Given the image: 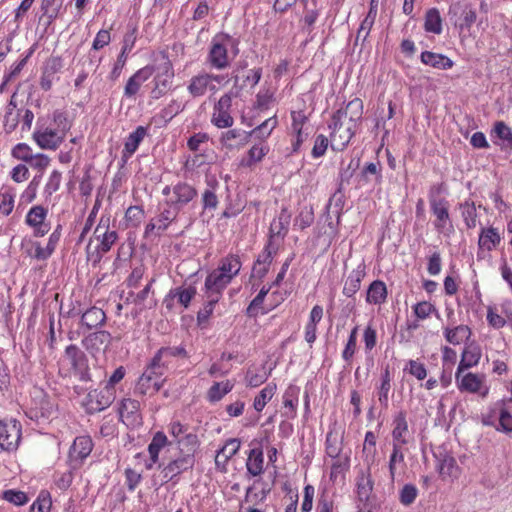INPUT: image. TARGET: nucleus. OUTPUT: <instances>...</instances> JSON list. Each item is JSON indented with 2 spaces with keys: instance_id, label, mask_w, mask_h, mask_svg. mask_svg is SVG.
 Instances as JSON below:
<instances>
[{
  "instance_id": "nucleus-1",
  "label": "nucleus",
  "mask_w": 512,
  "mask_h": 512,
  "mask_svg": "<svg viewBox=\"0 0 512 512\" xmlns=\"http://www.w3.org/2000/svg\"><path fill=\"white\" fill-rule=\"evenodd\" d=\"M363 114V102L355 98L348 102L345 109L337 110L329 125L331 131L330 142L334 151H342L353 138L357 121Z\"/></svg>"
},
{
  "instance_id": "nucleus-2",
  "label": "nucleus",
  "mask_w": 512,
  "mask_h": 512,
  "mask_svg": "<svg viewBox=\"0 0 512 512\" xmlns=\"http://www.w3.org/2000/svg\"><path fill=\"white\" fill-rule=\"evenodd\" d=\"M239 41L227 33H218L212 37L206 55L207 65L214 70L222 71L230 67L233 58L238 54Z\"/></svg>"
},
{
  "instance_id": "nucleus-3",
  "label": "nucleus",
  "mask_w": 512,
  "mask_h": 512,
  "mask_svg": "<svg viewBox=\"0 0 512 512\" xmlns=\"http://www.w3.org/2000/svg\"><path fill=\"white\" fill-rule=\"evenodd\" d=\"M224 81V75L201 71L190 78L186 88L192 98H201L208 92L215 94L218 91L217 85Z\"/></svg>"
},
{
  "instance_id": "nucleus-4",
  "label": "nucleus",
  "mask_w": 512,
  "mask_h": 512,
  "mask_svg": "<svg viewBox=\"0 0 512 512\" xmlns=\"http://www.w3.org/2000/svg\"><path fill=\"white\" fill-rule=\"evenodd\" d=\"M165 368L154 359L151 360L145 371L139 377L135 390L141 395L156 394L164 384Z\"/></svg>"
},
{
  "instance_id": "nucleus-5",
  "label": "nucleus",
  "mask_w": 512,
  "mask_h": 512,
  "mask_svg": "<svg viewBox=\"0 0 512 512\" xmlns=\"http://www.w3.org/2000/svg\"><path fill=\"white\" fill-rule=\"evenodd\" d=\"M164 61L158 65L152 80L153 87L150 92L152 99H160L168 93L175 77L174 67L167 55L163 56Z\"/></svg>"
},
{
  "instance_id": "nucleus-6",
  "label": "nucleus",
  "mask_w": 512,
  "mask_h": 512,
  "mask_svg": "<svg viewBox=\"0 0 512 512\" xmlns=\"http://www.w3.org/2000/svg\"><path fill=\"white\" fill-rule=\"evenodd\" d=\"M162 194L167 197L166 204L176 209L177 212L197 196V190L187 182H178L175 185H167Z\"/></svg>"
},
{
  "instance_id": "nucleus-7",
  "label": "nucleus",
  "mask_w": 512,
  "mask_h": 512,
  "mask_svg": "<svg viewBox=\"0 0 512 512\" xmlns=\"http://www.w3.org/2000/svg\"><path fill=\"white\" fill-rule=\"evenodd\" d=\"M94 239L97 241L95 247L96 260H100L104 254L109 252L118 240L116 230L110 229V217L101 216L94 230Z\"/></svg>"
},
{
  "instance_id": "nucleus-8",
  "label": "nucleus",
  "mask_w": 512,
  "mask_h": 512,
  "mask_svg": "<svg viewBox=\"0 0 512 512\" xmlns=\"http://www.w3.org/2000/svg\"><path fill=\"white\" fill-rule=\"evenodd\" d=\"M448 16L459 31L469 30L477 20V12L473 5L465 0L452 3Z\"/></svg>"
},
{
  "instance_id": "nucleus-9",
  "label": "nucleus",
  "mask_w": 512,
  "mask_h": 512,
  "mask_svg": "<svg viewBox=\"0 0 512 512\" xmlns=\"http://www.w3.org/2000/svg\"><path fill=\"white\" fill-rule=\"evenodd\" d=\"M457 387L461 392L477 394L481 398H486L490 388L486 384V376L482 373H455Z\"/></svg>"
},
{
  "instance_id": "nucleus-10",
  "label": "nucleus",
  "mask_w": 512,
  "mask_h": 512,
  "mask_svg": "<svg viewBox=\"0 0 512 512\" xmlns=\"http://www.w3.org/2000/svg\"><path fill=\"white\" fill-rule=\"evenodd\" d=\"M232 92L223 94L219 100L213 106V112L211 115V123L219 128H231L234 124V118L232 112Z\"/></svg>"
},
{
  "instance_id": "nucleus-11",
  "label": "nucleus",
  "mask_w": 512,
  "mask_h": 512,
  "mask_svg": "<svg viewBox=\"0 0 512 512\" xmlns=\"http://www.w3.org/2000/svg\"><path fill=\"white\" fill-rule=\"evenodd\" d=\"M392 445L408 446L414 443V433L409 429L407 412L400 410L392 418Z\"/></svg>"
},
{
  "instance_id": "nucleus-12",
  "label": "nucleus",
  "mask_w": 512,
  "mask_h": 512,
  "mask_svg": "<svg viewBox=\"0 0 512 512\" xmlns=\"http://www.w3.org/2000/svg\"><path fill=\"white\" fill-rule=\"evenodd\" d=\"M21 423L17 420H0V448L7 452L17 450L21 440Z\"/></svg>"
},
{
  "instance_id": "nucleus-13",
  "label": "nucleus",
  "mask_w": 512,
  "mask_h": 512,
  "mask_svg": "<svg viewBox=\"0 0 512 512\" xmlns=\"http://www.w3.org/2000/svg\"><path fill=\"white\" fill-rule=\"evenodd\" d=\"M502 237L499 230L493 226L482 227L478 237L477 260L491 257L490 252L501 244Z\"/></svg>"
},
{
  "instance_id": "nucleus-14",
  "label": "nucleus",
  "mask_w": 512,
  "mask_h": 512,
  "mask_svg": "<svg viewBox=\"0 0 512 512\" xmlns=\"http://www.w3.org/2000/svg\"><path fill=\"white\" fill-rule=\"evenodd\" d=\"M119 419L128 428L140 427L143 423L140 402L132 398H124L118 407Z\"/></svg>"
},
{
  "instance_id": "nucleus-15",
  "label": "nucleus",
  "mask_w": 512,
  "mask_h": 512,
  "mask_svg": "<svg viewBox=\"0 0 512 512\" xmlns=\"http://www.w3.org/2000/svg\"><path fill=\"white\" fill-rule=\"evenodd\" d=\"M66 137V133L60 129L49 127H37L32 138L41 149L56 150Z\"/></svg>"
},
{
  "instance_id": "nucleus-16",
  "label": "nucleus",
  "mask_w": 512,
  "mask_h": 512,
  "mask_svg": "<svg viewBox=\"0 0 512 512\" xmlns=\"http://www.w3.org/2000/svg\"><path fill=\"white\" fill-rule=\"evenodd\" d=\"M48 209L42 205L32 206L25 216V223L33 230L35 237H43L50 230L47 221Z\"/></svg>"
},
{
  "instance_id": "nucleus-17",
  "label": "nucleus",
  "mask_w": 512,
  "mask_h": 512,
  "mask_svg": "<svg viewBox=\"0 0 512 512\" xmlns=\"http://www.w3.org/2000/svg\"><path fill=\"white\" fill-rule=\"evenodd\" d=\"M291 140L292 153H297L302 144L307 139L309 133L305 131L304 127L308 123V116L304 110L291 111Z\"/></svg>"
},
{
  "instance_id": "nucleus-18",
  "label": "nucleus",
  "mask_w": 512,
  "mask_h": 512,
  "mask_svg": "<svg viewBox=\"0 0 512 512\" xmlns=\"http://www.w3.org/2000/svg\"><path fill=\"white\" fill-rule=\"evenodd\" d=\"M93 441L89 435H81L74 439L69 449V462L72 469L82 465L83 461L91 454Z\"/></svg>"
},
{
  "instance_id": "nucleus-19",
  "label": "nucleus",
  "mask_w": 512,
  "mask_h": 512,
  "mask_svg": "<svg viewBox=\"0 0 512 512\" xmlns=\"http://www.w3.org/2000/svg\"><path fill=\"white\" fill-rule=\"evenodd\" d=\"M194 465L195 457L191 453L180 454L164 466L162 474L167 481H171L182 473L192 470Z\"/></svg>"
},
{
  "instance_id": "nucleus-20",
  "label": "nucleus",
  "mask_w": 512,
  "mask_h": 512,
  "mask_svg": "<svg viewBox=\"0 0 512 512\" xmlns=\"http://www.w3.org/2000/svg\"><path fill=\"white\" fill-rule=\"evenodd\" d=\"M262 72L263 70L261 67H255L245 71L243 74L234 75L233 87L230 92H232L233 95L237 97L244 90L254 89L261 80Z\"/></svg>"
},
{
  "instance_id": "nucleus-21",
  "label": "nucleus",
  "mask_w": 512,
  "mask_h": 512,
  "mask_svg": "<svg viewBox=\"0 0 512 512\" xmlns=\"http://www.w3.org/2000/svg\"><path fill=\"white\" fill-rule=\"evenodd\" d=\"M432 214L435 216L434 227L435 229L443 233L446 230L452 228L449 215V203L446 199L430 198L429 200Z\"/></svg>"
},
{
  "instance_id": "nucleus-22",
  "label": "nucleus",
  "mask_w": 512,
  "mask_h": 512,
  "mask_svg": "<svg viewBox=\"0 0 512 512\" xmlns=\"http://www.w3.org/2000/svg\"><path fill=\"white\" fill-rule=\"evenodd\" d=\"M251 133L240 128L229 129L222 132L219 142L223 148L228 151L240 150L250 140Z\"/></svg>"
},
{
  "instance_id": "nucleus-23",
  "label": "nucleus",
  "mask_w": 512,
  "mask_h": 512,
  "mask_svg": "<svg viewBox=\"0 0 512 512\" xmlns=\"http://www.w3.org/2000/svg\"><path fill=\"white\" fill-rule=\"evenodd\" d=\"M231 282L232 280L212 269L205 278L203 292L204 294H210L212 299L222 298L224 290Z\"/></svg>"
},
{
  "instance_id": "nucleus-24",
  "label": "nucleus",
  "mask_w": 512,
  "mask_h": 512,
  "mask_svg": "<svg viewBox=\"0 0 512 512\" xmlns=\"http://www.w3.org/2000/svg\"><path fill=\"white\" fill-rule=\"evenodd\" d=\"M197 289L193 285L188 286H180L174 289H171L168 295L164 299V304L167 309H172L173 300H177V302L184 308L187 309L192 301V299L196 296Z\"/></svg>"
},
{
  "instance_id": "nucleus-25",
  "label": "nucleus",
  "mask_w": 512,
  "mask_h": 512,
  "mask_svg": "<svg viewBox=\"0 0 512 512\" xmlns=\"http://www.w3.org/2000/svg\"><path fill=\"white\" fill-rule=\"evenodd\" d=\"M155 68L152 65H146L138 69L130 76L124 87V96L133 98L140 90L142 84L146 82L154 73Z\"/></svg>"
},
{
  "instance_id": "nucleus-26",
  "label": "nucleus",
  "mask_w": 512,
  "mask_h": 512,
  "mask_svg": "<svg viewBox=\"0 0 512 512\" xmlns=\"http://www.w3.org/2000/svg\"><path fill=\"white\" fill-rule=\"evenodd\" d=\"M276 253L277 248L272 245L271 241H268L253 265L252 275L263 279L267 275Z\"/></svg>"
},
{
  "instance_id": "nucleus-27",
  "label": "nucleus",
  "mask_w": 512,
  "mask_h": 512,
  "mask_svg": "<svg viewBox=\"0 0 512 512\" xmlns=\"http://www.w3.org/2000/svg\"><path fill=\"white\" fill-rule=\"evenodd\" d=\"M435 458L437 460L436 470L442 480L458 478L460 468L452 455L444 452L435 455Z\"/></svg>"
},
{
  "instance_id": "nucleus-28",
  "label": "nucleus",
  "mask_w": 512,
  "mask_h": 512,
  "mask_svg": "<svg viewBox=\"0 0 512 512\" xmlns=\"http://www.w3.org/2000/svg\"><path fill=\"white\" fill-rule=\"evenodd\" d=\"M241 269V257L238 254L229 253L219 260L217 267L213 270L233 281L239 275Z\"/></svg>"
},
{
  "instance_id": "nucleus-29",
  "label": "nucleus",
  "mask_w": 512,
  "mask_h": 512,
  "mask_svg": "<svg viewBox=\"0 0 512 512\" xmlns=\"http://www.w3.org/2000/svg\"><path fill=\"white\" fill-rule=\"evenodd\" d=\"M178 212L171 206L164 208L160 214L152 219L145 227V235L148 236L157 230L158 233L165 231L177 218Z\"/></svg>"
},
{
  "instance_id": "nucleus-30",
  "label": "nucleus",
  "mask_w": 512,
  "mask_h": 512,
  "mask_svg": "<svg viewBox=\"0 0 512 512\" xmlns=\"http://www.w3.org/2000/svg\"><path fill=\"white\" fill-rule=\"evenodd\" d=\"M481 356L482 352L478 344L474 342L466 344L461 353V359L456 371H458V373H464L466 370L477 366Z\"/></svg>"
},
{
  "instance_id": "nucleus-31",
  "label": "nucleus",
  "mask_w": 512,
  "mask_h": 512,
  "mask_svg": "<svg viewBox=\"0 0 512 512\" xmlns=\"http://www.w3.org/2000/svg\"><path fill=\"white\" fill-rule=\"evenodd\" d=\"M443 336L449 344L458 346L466 343L471 338L472 330L465 324L452 327L448 326L443 329Z\"/></svg>"
},
{
  "instance_id": "nucleus-32",
  "label": "nucleus",
  "mask_w": 512,
  "mask_h": 512,
  "mask_svg": "<svg viewBox=\"0 0 512 512\" xmlns=\"http://www.w3.org/2000/svg\"><path fill=\"white\" fill-rule=\"evenodd\" d=\"M366 275L365 265L360 264L353 269L345 280L342 293L348 297H353L361 288L362 280Z\"/></svg>"
},
{
  "instance_id": "nucleus-33",
  "label": "nucleus",
  "mask_w": 512,
  "mask_h": 512,
  "mask_svg": "<svg viewBox=\"0 0 512 512\" xmlns=\"http://www.w3.org/2000/svg\"><path fill=\"white\" fill-rule=\"evenodd\" d=\"M187 351L184 347H162L155 354L153 359L158 362V364H162L165 369H168L170 364L172 363L173 358H187Z\"/></svg>"
},
{
  "instance_id": "nucleus-34",
  "label": "nucleus",
  "mask_w": 512,
  "mask_h": 512,
  "mask_svg": "<svg viewBox=\"0 0 512 512\" xmlns=\"http://www.w3.org/2000/svg\"><path fill=\"white\" fill-rule=\"evenodd\" d=\"M420 60L423 64L439 70H448L454 65V62L449 57L431 51L422 52Z\"/></svg>"
},
{
  "instance_id": "nucleus-35",
  "label": "nucleus",
  "mask_w": 512,
  "mask_h": 512,
  "mask_svg": "<svg viewBox=\"0 0 512 512\" xmlns=\"http://www.w3.org/2000/svg\"><path fill=\"white\" fill-rule=\"evenodd\" d=\"M147 134V130L143 126H138L125 140L122 156L129 159L138 149L140 143Z\"/></svg>"
},
{
  "instance_id": "nucleus-36",
  "label": "nucleus",
  "mask_w": 512,
  "mask_h": 512,
  "mask_svg": "<svg viewBox=\"0 0 512 512\" xmlns=\"http://www.w3.org/2000/svg\"><path fill=\"white\" fill-rule=\"evenodd\" d=\"M360 181L363 184L373 181L376 185H381L383 182L381 163L379 161L366 163L361 170Z\"/></svg>"
},
{
  "instance_id": "nucleus-37",
  "label": "nucleus",
  "mask_w": 512,
  "mask_h": 512,
  "mask_svg": "<svg viewBox=\"0 0 512 512\" xmlns=\"http://www.w3.org/2000/svg\"><path fill=\"white\" fill-rule=\"evenodd\" d=\"M387 287L381 280H374L366 291V302L373 305H381L387 299Z\"/></svg>"
},
{
  "instance_id": "nucleus-38",
  "label": "nucleus",
  "mask_w": 512,
  "mask_h": 512,
  "mask_svg": "<svg viewBox=\"0 0 512 512\" xmlns=\"http://www.w3.org/2000/svg\"><path fill=\"white\" fill-rule=\"evenodd\" d=\"M270 148L267 144L260 143L253 145L247 152V156L242 158L240 165L242 167L252 168L269 153Z\"/></svg>"
},
{
  "instance_id": "nucleus-39",
  "label": "nucleus",
  "mask_w": 512,
  "mask_h": 512,
  "mask_svg": "<svg viewBox=\"0 0 512 512\" xmlns=\"http://www.w3.org/2000/svg\"><path fill=\"white\" fill-rule=\"evenodd\" d=\"M246 469L252 477L260 476L264 472V455L261 448L250 450L246 461Z\"/></svg>"
},
{
  "instance_id": "nucleus-40",
  "label": "nucleus",
  "mask_w": 512,
  "mask_h": 512,
  "mask_svg": "<svg viewBox=\"0 0 512 512\" xmlns=\"http://www.w3.org/2000/svg\"><path fill=\"white\" fill-rule=\"evenodd\" d=\"M219 182L216 179L207 180V188L202 193L203 210H215L218 207L219 199L216 194Z\"/></svg>"
},
{
  "instance_id": "nucleus-41",
  "label": "nucleus",
  "mask_w": 512,
  "mask_h": 512,
  "mask_svg": "<svg viewBox=\"0 0 512 512\" xmlns=\"http://www.w3.org/2000/svg\"><path fill=\"white\" fill-rule=\"evenodd\" d=\"M299 388L296 386L288 387L283 394V405L286 409L284 415L287 418H295L297 415Z\"/></svg>"
},
{
  "instance_id": "nucleus-42",
  "label": "nucleus",
  "mask_w": 512,
  "mask_h": 512,
  "mask_svg": "<svg viewBox=\"0 0 512 512\" xmlns=\"http://www.w3.org/2000/svg\"><path fill=\"white\" fill-rule=\"evenodd\" d=\"M289 223H290V214L287 212L286 209H282L278 218L274 219L270 224L269 241L272 242V238L274 236L284 238L288 232Z\"/></svg>"
},
{
  "instance_id": "nucleus-43",
  "label": "nucleus",
  "mask_w": 512,
  "mask_h": 512,
  "mask_svg": "<svg viewBox=\"0 0 512 512\" xmlns=\"http://www.w3.org/2000/svg\"><path fill=\"white\" fill-rule=\"evenodd\" d=\"M492 134L500 140L495 142L501 149L511 150L512 149V130L504 122L498 121L494 124Z\"/></svg>"
},
{
  "instance_id": "nucleus-44",
  "label": "nucleus",
  "mask_w": 512,
  "mask_h": 512,
  "mask_svg": "<svg viewBox=\"0 0 512 512\" xmlns=\"http://www.w3.org/2000/svg\"><path fill=\"white\" fill-rule=\"evenodd\" d=\"M137 41V27L133 26L129 29L123 36L122 47L120 53L117 56V60L124 64H126L129 53L133 50L135 43Z\"/></svg>"
},
{
  "instance_id": "nucleus-45",
  "label": "nucleus",
  "mask_w": 512,
  "mask_h": 512,
  "mask_svg": "<svg viewBox=\"0 0 512 512\" xmlns=\"http://www.w3.org/2000/svg\"><path fill=\"white\" fill-rule=\"evenodd\" d=\"M105 320V312L98 307L89 308L83 313L81 317L82 325L86 326L88 329L96 328L104 324Z\"/></svg>"
},
{
  "instance_id": "nucleus-46",
  "label": "nucleus",
  "mask_w": 512,
  "mask_h": 512,
  "mask_svg": "<svg viewBox=\"0 0 512 512\" xmlns=\"http://www.w3.org/2000/svg\"><path fill=\"white\" fill-rule=\"evenodd\" d=\"M424 30L428 33H442V18L437 8H430L425 13Z\"/></svg>"
},
{
  "instance_id": "nucleus-47",
  "label": "nucleus",
  "mask_w": 512,
  "mask_h": 512,
  "mask_svg": "<svg viewBox=\"0 0 512 512\" xmlns=\"http://www.w3.org/2000/svg\"><path fill=\"white\" fill-rule=\"evenodd\" d=\"M234 382L226 380L223 382H215L207 392V399L210 402L220 401L226 394L232 391Z\"/></svg>"
},
{
  "instance_id": "nucleus-48",
  "label": "nucleus",
  "mask_w": 512,
  "mask_h": 512,
  "mask_svg": "<svg viewBox=\"0 0 512 512\" xmlns=\"http://www.w3.org/2000/svg\"><path fill=\"white\" fill-rule=\"evenodd\" d=\"M111 340V334L108 331L101 330L91 333L88 337H86L85 344L87 349L95 348L96 350H99L101 346L107 348L110 345Z\"/></svg>"
},
{
  "instance_id": "nucleus-49",
  "label": "nucleus",
  "mask_w": 512,
  "mask_h": 512,
  "mask_svg": "<svg viewBox=\"0 0 512 512\" xmlns=\"http://www.w3.org/2000/svg\"><path fill=\"white\" fill-rule=\"evenodd\" d=\"M277 390V385L274 382L268 383L254 398L253 407L257 412H261L266 404L273 398Z\"/></svg>"
},
{
  "instance_id": "nucleus-50",
  "label": "nucleus",
  "mask_w": 512,
  "mask_h": 512,
  "mask_svg": "<svg viewBox=\"0 0 512 512\" xmlns=\"http://www.w3.org/2000/svg\"><path fill=\"white\" fill-rule=\"evenodd\" d=\"M391 373L387 367L381 374V383L378 387L377 395L380 404L387 408L389 404V392L391 390Z\"/></svg>"
},
{
  "instance_id": "nucleus-51",
  "label": "nucleus",
  "mask_w": 512,
  "mask_h": 512,
  "mask_svg": "<svg viewBox=\"0 0 512 512\" xmlns=\"http://www.w3.org/2000/svg\"><path fill=\"white\" fill-rule=\"evenodd\" d=\"M404 447L405 446L392 445V452L388 463L391 480L395 479L398 465L405 467Z\"/></svg>"
},
{
  "instance_id": "nucleus-52",
  "label": "nucleus",
  "mask_w": 512,
  "mask_h": 512,
  "mask_svg": "<svg viewBox=\"0 0 512 512\" xmlns=\"http://www.w3.org/2000/svg\"><path fill=\"white\" fill-rule=\"evenodd\" d=\"M177 444L180 449V454L191 453L195 457V453L200 446V441L195 433L188 432L181 439H178Z\"/></svg>"
},
{
  "instance_id": "nucleus-53",
  "label": "nucleus",
  "mask_w": 512,
  "mask_h": 512,
  "mask_svg": "<svg viewBox=\"0 0 512 512\" xmlns=\"http://www.w3.org/2000/svg\"><path fill=\"white\" fill-rule=\"evenodd\" d=\"M168 444V438L164 432L158 431L153 435V438L148 445V452L150 459L153 463H156L159 458V453Z\"/></svg>"
},
{
  "instance_id": "nucleus-54",
  "label": "nucleus",
  "mask_w": 512,
  "mask_h": 512,
  "mask_svg": "<svg viewBox=\"0 0 512 512\" xmlns=\"http://www.w3.org/2000/svg\"><path fill=\"white\" fill-rule=\"evenodd\" d=\"M64 356L74 370H81L85 366V354L74 344L66 347Z\"/></svg>"
},
{
  "instance_id": "nucleus-55",
  "label": "nucleus",
  "mask_w": 512,
  "mask_h": 512,
  "mask_svg": "<svg viewBox=\"0 0 512 512\" xmlns=\"http://www.w3.org/2000/svg\"><path fill=\"white\" fill-rule=\"evenodd\" d=\"M461 215L468 229H473L478 223V214L473 201H465L460 205Z\"/></svg>"
},
{
  "instance_id": "nucleus-56",
  "label": "nucleus",
  "mask_w": 512,
  "mask_h": 512,
  "mask_svg": "<svg viewBox=\"0 0 512 512\" xmlns=\"http://www.w3.org/2000/svg\"><path fill=\"white\" fill-rule=\"evenodd\" d=\"M278 120L276 115L266 119L262 124L255 127L253 130L248 131L251 133V136L255 135L258 138L266 139L268 138L272 131L277 127Z\"/></svg>"
},
{
  "instance_id": "nucleus-57",
  "label": "nucleus",
  "mask_w": 512,
  "mask_h": 512,
  "mask_svg": "<svg viewBox=\"0 0 512 512\" xmlns=\"http://www.w3.org/2000/svg\"><path fill=\"white\" fill-rule=\"evenodd\" d=\"M358 326H355L350 331L349 337L347 339L346 345L342 351V359L346 363H351L353 357L357 351V336H358Z\"/></svg>"
},
{
  "instance_id": "nucleus-58",
  "label": "nucleus",
  "mask_w": 512,
  "mask_h": 512,
  "mask_svg": "<svg viewBox=\"0 0 512 512\" xmlns=\"http://www.w3.org/2000/svg\"><path fill=\"white\" fill-rule=\"evenodd\" d=\"M275 101V93L269 88H263L256 94L255 108L268 110Z\"/></svg>"
},
{
  "instance_id": "nucleus-59",
  "label": "nucleus",
  "mask_w": 512,
  "mask_h": 512,
  "mask_svg": "<svg viewBox=\"0 0 512 512\" xmlns=\"http://www.w3.org/2000/svg\"><path fill=\"white\" fill-rule=\"evenodd\" d=\"M404 372L415 377L417 380L422 381L427 377V369L423 362L410 359L406 362Z\"/></svg>"
},
{
  "instance_id": "nucleus-60",
  "label": "nucleus",
  "mask_w": 512,
  "mask_h": 512,
  "mask_svg": "<svg viewBox=\"0 0 512 512\" xmlns=\"http://www.w3.org/2000/svg\"><path fill=\"white\" fill-rule=\"evenodd\" d=\"M505 403L503 401H500L495 404V407L493 411L499 412V426L500 430L504 432H511L512 431V415L506 410L504 407Z\"/></svg>"
},
{
  "instance_id": "nucleus-61",
  "label": "nucleus",
  "mask_w": 512,
  "mask_h": 512,
  "mask_svg": "<svg viewBox=\"0 0 512 512\" xmlns=\"http://www.w3.org/2000/svg\"><path fill=\"white\" fill-rule=\"evenodd\" d=\"M106 393L107 395H104L103 392L94 391L88 394L91 401H93V399L96 400V405L92 406L93 410L101 411L110 406L114 399V392L109 390V392Z\"/></svg>"
},
{
  "instance_id": "nucleus-62",
  "label": "nucleus",
  "mask_w": 512,
  "mask_h": 512,
  "mask_svg": "<svg viewBox=\"0 0 512 512\" xmlns=\"http://www.w3.org/2000/svg\"><path fill=\"white\" fill-rule=\"evenodd\" d=\"M412 310L417 320H426L433 313L437 312L435 305L429 301H420L416 303L412 306Z\"/></svg>"
},
{
  "instance_id": "nucleus-63",
  "label": "nucleus",
  "mask_w": 512,
  "mask_h": 512,
  "mask_svg": "<svg viewBox=\"0 0 512 512\" xmlns=\"http://www.w3.org/2000/svg\"><path fill=\"white\" fill-rule=\"evenodd\" d=\"M52 500L49 492L41 491L32 503L29 512H50Z\"/></svg>"
},
{
  "instance_id": "nucleus-64",
  "label": "nucleus",
  "mask_w": 512,
  "mask_h": 512,
  "mask_svg": "<svg viewBox=\"0 0 512 512\" xmlns=\"http://www.w3.org/2000/svg\"><path fill=\"white\" fill-rule=\"evenodd\" d=\"M377 437L373 431H367L363 443V455L365 461H371L376 454Z\"/></svg>"
}]
</instances>
